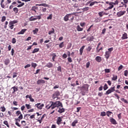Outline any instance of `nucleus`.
I'll return each mask as SVG.
<instances>
[{"instance_id": "nucleus-1", "label": "nucleus", "mask_w": 128, "mask_h": 128, "mask_svg": "<svg viewBox=\"0 0 128 128\" xmlns=\"http://www.w3.org/2000/svg\"><path fill=\"white\" fill-rule=\"evenodd\" d=\"M50 104H51L50 106L48 104L46 106V108H48V110H50V108L54 110L56 108H60V106L63 108L62 104L60 101H56L55 102L51 101L50 102Z\"/></svg>"}, {"instance_id": "nucleus-2", "label": "nucleus", "mask_w": 128, "mask_h": 128, "mask_svg": "<svg viewBox=\"0 0 128 128\" xmlns=\"http://www.w3.org/2000/svg\"><path fill=\"white\" fill-rule=\"evenodd\" d=\"M117 92L118 94H120V90H116V86H114L109 88L106 92L105 94H112V92Z\"/></svg>"}, {"instance_id": "nucleus-3", "label": "nucleus", "mask_w": 128, "mask_h": 128, "mask_svg": "<svg viewBox=\"0 0 128 128\" xmlns=\"http://www.w3.org/2000/svg\"><path fill=\"white\" fill-rule=\"evenodd\" d=\"M24 116L21 114L18 117V118L15 119V124L18 128L22 126L19 122H20V120H22Z\"/></svg>"}, {"instance_id": "nucleus-4", "label": "nucleus", "mask_w": 128, "mask_h": 128, "mask_svg": "<svg viewBox=\"0 0 128 128\" xmlns=\"http://www.w3.org/2000/svg\"><path fill=\"white\" fill-rule=\"evenodd\" d=\"M7 2H4V0H2L0 2V6L2 8H6V6L10 4L12 2V0H6Z\"/></svg>"}, {"instance_id": "nucleus-5", "label": "nucleus", "mask_w": 128, "mask_h": 128, "mask_svg": "<svg viewBox=\"0 0 128 128\" xmlns=\"http://www.w3.org/2000/svg\"><path fill=\"white\" fill-rule=\"evenodd\" d=\"M74 13L70 14H66L64 17V20L65 22H68V20H74V16L72 14H74Z\"/></svg>"}, {"instance_id": "nucleus-6", "label": "nucleus", "mask_w": 128, "mask_h": 128, "mask_svg": "<svg viewBox=\"0 0 128 128\" xmlns=\"http://www.w3.org/2000/svg\"><path fill=\"white\" fill-rule=\"evenodd\" d=\"M15 24H18V20H14L13 21H10L8 24V27L10 30H14Z\"/></svg>"}, {"instance_id": "nucleus-7", "label": "nucleus", "mask_w": 128, "mask_h": 128, "mask_svg": "<svg viewBox=\"0 0 128 128\" xmlns=\"http://www.w3.org/2000/svg\"><path fill=\"white\" fill-rule=\"evenodd\" d=\"M35 106H36V108H38V110H42V108L44 106V104H41V103H38L35 104Z\"/></svg>"}, {"instance_id": "nucleus-8", "label": "nucleus", "mask_w": 128, "mask_h": 128, "mask_svg": "<svg viewBox=\"0 0 128 128\" xmlns=\"http://www.w3.org/2000/svg\"><path fill=\"white\" fill-rule=\"evenodd\" d=\"M110 13L108 12H106L104 11H102V12H100L98 13V14L99 16H100V18H102V16H108V14H109Z\"/></svg>"}, {"instance_id": "nucleus-9", "label": "nucleus", "mask_w": 128, "mask_h": 128, "mask_svg": "<svg viewBox=\"0 0 128 128\" xmlns=\"http://www.w3.org/2000/svg\"><path fill=\"white\" fill-rule=\"evenodd\" d=\"M126 12V11L120 10L116 13V16H118V18H120V16H124Z\"/></svg>"}, {"instance_id": "nucleus-10", "label": "nucleus", "mask_w": 128, "mask_h": 128, "mask_svg": "<svg viewBox=\"0 0 128 128\" xmlns=\"http://www.w3.org/2000/svg\"><path fill=\"white\" fill-rule=\"evenodd\" d=\"M62 117H58L57 118V120H56V124H58V126H60V124H62Z\"/></svg>"}, {"instance_id": "nucleus-11", "label": "nucleus", "mask_w": 128, "mask_h": 128, "mask_svg": "<svg viewBox=\"0 0 128 128\" xmlns=\"http://www.w3.org/2000/svg\"><path fill=\"white\" fill-rule=\"evenodd\" d=\"M110 122L112 124H118V122H116V120L112 118H110Z\"/></svg>"}, {"instance_id": "nucleus-12", "label": "nucleus", "mask_w": 128, "mask_h": 128, "mask_svg": "<svg viewBox=\"0 0 128 128\" xmlns=\"http://www.w3.org/2000/svg\"><path fill=\"white\" fill-rule=\"evenodd\" d=\"M60 92L58 91H56L54 92V94L52 95V98H53V100H54V98H56V96H60Z\"/></svg>"}, {"instance_id": "nucleus-13", "label": "nucleus", "mask_w": 128, "mask_h": 128, "mask_svg": "<svg viewBox=\"0 0 128 128\" xmlns=\"http://www.w3.org/2000/svg\"><path fill=\"white\" fill-rule=\"evenodd\" d=\"M100 42H99L97 46V47L96 48V52H100V50H102L103 48L102 47H101L100 48L98 49V48H100Z\"/></svg>"}, {"instance_id": "nucleus-14", "label": "nucleus", "mask_w": 128, "mask_h": 128, "mask_svg": "<svg viewBox=\"0 0 128 128\" xmlns=\"http://www.w3.org/2000/svg\"><path fill=\"white\" fill-rule=\"evenodd\" d=\"M46 84V81L44 80H38L37 81V84Z\"/></svg>"}, {"instance_id": "nucleus-15", "label": "nucleus", "mask_w": 128, "mask_h": 128, "mask_svg": "<svg viewBox=\"0 0 128 128\" xmlns=\"http://www.w3.org/2000/svg\"><path fill=\"white\" fill-rule=\"evenodd\" d=\"M110 52H108V51L105 52V58L106 60H108L110 56Z\"/></svg>"}, {"instance_id": "nucleus-16", "label": "nucleus", "mask_w": 128, "mask_h": 128, "mask_svg": "<svg viewBox=\"0 0 128 128\" xmlns=\"http://www.w3.org/2000/svg\"><path fill=\"white\" fill-rule=\"evenodd\" d=\"M46 68H50L54 66V64L50 62H48L45 66Z\"/></svg>"}, {"instance_id": "nucleus-17", "label": "nucleus", "mask_w": 128, "mask_h": 128, "mask_svg": "<svg viewBox=\"0 0 128 128\" xmlns=\"http://www.w3.org/2000/svg\"><path fill=\"white\" fill-rule=\"evenodd\" d=\"M128 38V34L126 32H124L121 37L122 40H126Z\"/></svg>"}, {"instance_id": "nucleus-18", "label": "nucleus", "mask_w": 128, "mask_h": 128, "mask_svg": "<svg viewBox=\"0 0 128 128\" xmlns=\"http://www.w3.org/2000/svg\"><path fill=\"white\" fill-rule=\"evenodd\" d=\"M11 90H13V92L12 94H14V92H18V86H14L11 88Z\"/></svg>"}, {"instance_id": "nucleus-19", "label": "nucleus", "mask_w": 128, "mask_h": 128, "mask_svg": "<svg viewBox=\"0 0 128 128\" xmlns=\"http://www.w3.org/2000/svg\"><path fill=\"white\" fill-rule=\"evenodd\" d=\"M114 3L112 2H110L109 3V5L110 6L108 8L107 10H112V8H114Z\"/></svg>"}, {"instance_id": "nucleus-20", "label": "nucleus", "mask_w": 128, "mask_h": 128, "mask_svg": "<svg viewBox=\"0 0 128 128\" xmlns=\"http://www.w3.org/2000/svg\"><path fill=\"white\" fill-rule=\"evenodd\" d=\"M86 48L85 46H83L80 50V56H82V52H84V50Z\"/></svg>"}, {"instance_id": "nucleus-21", "label": "nucleus", "mask_w": 128, "mask_h": 128, "mask_svg": "<svg viewBox=\"0 0 128 128\" xmlns=\"http://www.w3.org/2000/svg\"><path fill=\"white\" fill-rule=\"evenodd\" d=\"M95 60L96 62H102V57L100 56H96Z\"/></svg>"}, {"instance_id": "nucleus-22", "label": "nucleus", "mask_w": 128, "mask_h": 128, "mask_svg": "<svg viewBox=\"0 0 128 128\" xmlns=\"http://www.w3.org/2000/svg\"><path fill=\"white\" fill-rule=\"evenodd\" d=\"M26 30H27L26 29H22V30H21V31L18 32L17 34H24L26 32Z\"/></svg>"}, {"instance_id": "nucleus-23", "label": "nucleus", "mask_w": 128, "mask_h": 128, "mask_svg": "<svg viewBox=\"0 0 128 128\" xmlns=\"http://www.w3.org/2000/svg\"><path fill=\"white\" fill-rule=\"evenodd\" d=\"M10 62V59H6L4 61V64L5 66H8V64Z\"/></svg>"}, {"instance_id": "nucleus-24", "label": "nucleus", "mask_w": 128, "mask_h": 128, "mask_svg": "<svg viewBox=\"0 0 128 128\" xmlns=\"http://www.w3.org/2000/svg\"><path fill=\"white\" fill-rule=\"evenodd\" d=\"M51 56H52V62H54V60H56V54L55 53H52L50 54Z\"/></svg>"}, {"instance_id": "nucleus-25", "label": "nucleus", "mask_w": 128, "mask_h": 128, "mask_svg": "<svg viewBox=\"0 0 128 128\" xmlns=\"http://www.w3.org/2000/svg\"><path fill=\"white\" fill-rule=\"evenodd\" d=\"M76 30L78 32H82L84 30V28H80V25L77 26Z\"/></svg>"}, {"instance_id": "nucleus-26", "label": "nucleus", "mask_w": 128, "mask_h": 128, "mask_svg": "<svg viewBox=\"0 0 128 128\" xmlns=\"http://www.w3.org/2000/svg\"><path fill=\"white\" fill-rule=\"evenodd\" d=\"M3 124H5V126H6L7 128H10V124H8V120H4L3 122Z\"/></svg>"}, {"instance_id": "nucleus-27", "label": "nucleus", "mask_w": 128, "mask_h": 128, "mask_svg": "<svg viewBox=\"0 0 128 128\" xmlns=\"http://www.w3.org/2000/svg\"><path fill=\"white\" fill-rule=\"evenodd\" d=\"M58 112H60V114H62V112H64V108H60L58 110Z\"/></svg>"}, {"instance_id": "nucleus-28", "label": "nucleus", "mask_w": 128, "mask_h": 128, "mask_svg": "<svg viewBox=\"0 0 128 128\" xmlns=\"http://www.w3.org/2000/svg\"><path fill=\"white\" fill-rule=\"evenodd\" d=\"M38 20V18H34V16H31L29 18V20H30V22H32L33 20Z\"/></svg>"}, {"instance_id": "nucleus-29", "label": "nucleus", "mask_w": 128, "mask_h": 128, "mask_svg": "<svg viewBox=\"0 0 128 128\" xmlns=\"http://www.w3.org/2000/svg\"><path fill=\"white\" fill-rule=\"evenodd\" d=\"M118 80V76L114 74L112 80Z\"/></svg>"}, {"instance_id": "nucleus-30", "label": "nucleus", "mask_w": 128, "mask_h": 128, "mask_svg": "<svg viewBox=\"0 0 128 128\" xmlns=\"http://www.w3.org/2000/svg\"><path fill=\"white\" fill-rule=\"evenodd\" d=\"M76 124H78V120H74L72 124V126H76Z\"/></svg>"}, {"instance_id": "nucleus-31", "label": "nucleus", "mask_w": 128, "mask_h": 128, "mask_svg": "<svg viewBox=\"0 0 128 128\" xmlns=\"http://www.w3.org/2000/svg\"><path fill=\"white\" fill-rule=\"evenodd\" d=\"M39 50H40V48H36L32 52V54H36V52H38Z\"/></svg>"}, {"instance_id": "nucleus-32", "label": "nucleus", "mask_w": 128, "mask_h": 128, "mask_svg": "<svg viewBox=\"0 0 128 128\" xmlns=\"http://www.w3.org/2000/svg\"><path fill=\"white\" fill-rule=\"evenodd\" d=\"M38 6H45V7L48 6V4H38Z\"/></svg>"}, {"instance_id": "nucleus-33", "label": "nucleus", "mask_w": 128, "mask_h": 128, "mask_svg": "<svg viewBox=\"0 0 128 128\" xmlns=\"http://www.w3.org/2000/svg\"><path fill=\"white\" fill-rule=\"evenodd\" d=\"M21 124L22 126H26V120L21 121Z\"/></svg>"}, {"instance_id": "nucleus-34", "label": "nucleus", "mask_w": 128, "mask_h": 128, "mask_svg": "<svg viewBox=\"0 0 128 128\" xmlns=\"http://www.w3.org/2000/svg\"><path fill=\"white\" fill-rule=\"evenodd\" d=\"M106 114L107 116L110 117V116H112V112L110 111H107Z\"/></svg>"}, {"instance_id": "nucleus-35", "label": "nucleus", "mask_w": 128, "mask_h": 128, "mask_svg": "<svg viewBox=\"0 0 128 128\" xmlns=\"http://www.w3.org/2000/svg\"><path fill=\"white\" fill-rule=\"evenodd\" d=\"M6 16H2L1 19L2 22H6Z\"/></svg>"}, {"instance_id": "nucleus-36", "label": "nucleus", "mask_w": 128, "mask_h": 128, "mask_svg": "<svg viewBox=\"0 0 128 128\" xmlns=\"http://www.w3.org/2000/svg\"><path fill=\"white\" fill-rule=\"evenodd\" d=\"M38 28H36L35 30H32L34 34H38Z\"/></svg>"}, {"instance_id": "nucleus-37", "label": "nucleus", "mask_w": 128, "mask_h": 128, "mask_svg": "<svg viewBox=\"0 0 128 128\" xmlns=\"http://www.w3.org/2000/svg\"><path fill=\"white\" fill-rule=\"evenodd\" d=\"M0 108L1 110H0L1 112H6V107H4V106L0 107Z\"/></svg>"}, {"instance_id": "nucleus-38", "label": "nucleus", "mask_w": 128, "mask_h": 128, "mask_svg": "<svg viewBox=\"0 0 128 128\" xmlns=\"http://www.w3.org/2000/svg\"><path fill=\"white\" fill-rule=\"evenodd\" d=\"M92 46H89L88 48H86V50L90 52L92 50Z\"/></svg>"}, {"instance_id": "nucleus-39", "label": "nucleus", "mask_w": 128, "mask_h": 128, "mask_svg": "<svg viewBox=\"0 0 128 128\" xmlns=\"http://www.w3.org/2000/svg\"><path fill=\"white\" fill-rule=\"evenodd\" d=\"M100 116H106V112H100Z\"/></svg>"}, {"instance_id": "nucleus-40", "label": "nucleus", "mask_w": 128, "mask_h": 128, "mask_svg": "<svg viewBox=\"0 0 128 128\" xmlns=\"http://www.w3.org/2000/svg\"><path fill=\"white\" fill-rule=\"evenodd\" d=\"M82 88H84V90H88V85L82 86Z\"/></svg>"}, {"instance_id": "nucleus-41", "label": "nucleus", "mask_w": 128, "mask_h": 128, "mask_svg": "<svg viewBox=\"0 0 128 128\" xmlns=\"http://www.w3.org/2000/svg\"><path fill=\"white\" fill-rule=\"evenodd\" d=\"M27 110H30L32 108V106L30 105V104H25Z\"/></svg>"}, {"instance_id": "nucleus-42", "label": "nucleus", "mask_w": 128, "mask_h": 128, "mask_svg": "<svg viewBox=\"0 0 128 128\" xmlns=\"http://www.w3.org/2000/svg\"><path fill=\"white\" fill-rule=\"evenodd\" d=\"M13 10L16 14H18V8H13Z\"/></svg>"}, {"instance_id": "nucleus-43", "label": "nucleus", "mask_w": 128, "mask_h": 128, "mask_svg": "<svg viewBox=\"0 0 128 128\" xmlns=\"http://www.w3.org/2000/svg\"><path fill=\"white\" fill-rule=\"evenodd\" d=\"M16 116H18L20 114H22V112H20V110H18V111L16 112Z\"/></svg>"}, {"instance_id": "nucleus-44", "label": "nucleus", "mask_w": 128, "mask_h": 128, "mask_svg": "<svg viewBox=\"0 0 128 128\" xmlns=\"http://www.w3.org/2000/svg\"><path fill=\"white\" fill-rule=\"evenodd\" d=\"M36 66H38V64H36V63H34V62H32V68H36Z\"/></svg>"}, {"instance_id": "nucleus-45", "label": "nucleus", "mask_w": 128, "mask_h": 128, "mask_svg": "<svg viewBox=\"0 0 128 128\" xmlns=\"http://www.w3.org/2000/svg\"><path fill=\"white\" fill-rule=\"evenodd\" d=\"M108 88V84H106L104 86V90H106Z\"/></svg>"}, {"instance_id": "nucleus-46", "label": "nucleus", "mask_w": 128, "mask_h": 128, "mask_svg": "<svg viewBox=\"0 0 128 128\" xmlns=\"http://www.w3.org/2000/svg\"><path fill=\"white\" fill-rule=\"evenodd\" d=\"M122 102H124L125 104H128V102L126 100L124 99V98H121Z\"/></svg>"}, {"instance_id": "nucleus-47", "label": "nucleus", "mask_w": 128, "mask_h": 128, "mask_svg": "<svg viewBox=\"0 0 128 128\" xmlns=\"http://www.w3.org/2000/svg\"><path fill=\"white\" fill-rule=\"evenodd\" d=\"M52 30L49 31L48 34H54V29L52 28Z\"/></svg>"}, {"instance_id": "nucleus-48", "label": "nucleus", "mask_w": 128, "mask_h": 128, "mask_svg": "<svg viewBox=\"0 0 128 128\" xmlns=\"http://www.w3.org/2000/svg\"><path fill=\"white\" fill-rule=\"evenodd\" d=\"M112 50H114V48H108V52H110V54H112Z\"/></svg>"}, {"instance_id": "nucleus-49", "label": "nucleus", "mask_w": 128, "mask_h": 128, "mask_svg": "<svg viewBox=\"0 0 128 128\" xmlns=\"http://www.w3.org/2000/svg\"><path fill=\"white\" fill-rule=\"evenodd\" d=\"M88 10H90V8H88V7H86V8H82L83 12H86V11Z\"/></svg>"}, {"instance_id": "nucleus-50", "label": "nucleus", "mask_w": 128, "mask_h": 128, "mask_svg": "<svg viewBox=\"0 0 128 128\" xmlns=\"http://www.w3.org/2000/svg\"><path fill=\"white\" fill-rule=\"evenodd\" d=\"M90 62H87L86 64V68H90Z\"/></svg>"}, {"instance_id": "nucleus-51", "label": "nucleus", "mask_w": 128, "mask_h": 128, "mask_svg": "<svg viewBox=\"0 0 128 128\" xmlns=\"http://www.w3.org/2000/svg\"><path fill=\"white\" fill-rule=\"evenodd\" d=\"M94 4H98V2L96 1L92 2L90 4V6H94Z\"/></svg>"}, {"instance_id": "nucleus-52", "label": "nucleus", "mask_w": 128, "mask_h": 128, "mask_svg": "<svg viewBox=\"0 0 128 128\" xmlns=\"http://www.w3.org/2000/svg\"><path fill=\"white\" fill-rule=\"evenodd\" d=\"M30 118L32 120V118H36V114H32L30 116Z\"/></svg>"}, {"instance_id": "nucleus-53", "label": "nucleus", "mask_w": 128, "mask_h": 128, "mask_svg": "<svg viewBox=\"0 0 128 128\" xmlns=\"http://www.w3.org/2000/svg\"><path fill=\"white\" fill-rule=\"evenodd\" d=\"M24 6V2H22L21 4H18L17 6V8H22V6Z\"/></svg>"}, {"instance_id": "nucleus-54", "label": "nucleus", "mask_w": 128, "mask_h": 128, "mask_svg": "<svg viewBox=\"0 0 128 128\" xmlns=\"http://www.w3.org/2000/svg\"><path fill=\"white\" fill-rule=\"evenodd\" d=\"M105 72H106L107 74H108V72H110V70L108 68L104 69Z\"/></svg>"}, {"instance_id": "nucleus-55", "label": "nucleus", "mask_w": 128, "mask_h": 128, "mask_svg": "<svg viewBox=\"0 0 128 128\" xmlns=\"http://www.w3.org/2000/svg\"><path fill=\"white\" fill-rule=\"evenodd\" d=\"M100 20H102V19H100V18H97L95 20L96 22H100Z\"/></svg>"}, {"instance_id": "nucleus-56", "label": "nucleus", "mask_w": 128, "mask_h": 128, "mask_svg": "<svg viewBox=\"0 0 128 128\" xmlns=\"http://www.w3.org/2000/svg\"><path fill=\"white\" fill-rule=\"evenodd\" d=\"M58 72H62V66H58L57 68Z\"/></svg>"}, {"instance_id": "nucleus-57", "label": "nucleus", "mask_w": 128, "mask_h": 128, "mask_svg": "<svg viewBox=\"0 0 128 128\" xmlns=\"http://www.w3.org/2000/svg\"><path fill=\"white\" fill-rule=\"evenodd\" d=\"M68 62H72V58H70V57H68Z\"/></svg>"}, {"instance_id": "nucleus-58", "label": "nucleus", "mask_w": 128, "mask_h": 128, "mask_svg": "<svg viewBox=\"0 0 128 128\" xmlns=\"http://www.w3.org/2000/svg\"><path fill=\"white\" fill-rule=\"evenodd\" d=\"M128 70H126L124 72V76H128Z\"/></svg>"}, {"instance_id": "nucleus-59", "label": "nucleus", "mask_w": 128, "mask_h": 128, "mask_svg": "<svg viewBox=\"0 0 128 128\" xmlns=\"http://www.w3.org/2000/svg\"><path fill=\"white\" fill-rule=\"evenodd\" d=\"M16 38H12V44H16Z\"/></svg>"}, {"instance_id": "nucleus-60", "label": "nucleus", "mask_w": 128, "mask_h": 128, "mask_svg": "<svg viewBox=\"0 0 128 128\" xmlns=\"http://www.w3.org/2000/svg\"><path fill=\"white\" fill-rule=\"evenodd\" d=\"M59 48H64V42H62L59 44Z\"/></svg>"}, {"instance_id": "nucleus-61", "label": "nucleus", "mask_w": 128, "mask_h": 128, "mask_svg": "<svg viewBox=\"0 0 128 128\" xmlns=\"http://www.w3.org/2000/svg\"><path fill=\"white\" fill-rule=\"evenodd\" d=\"M52 14H50L47 20H52Z\"/></svg>"}, {"instance_id": "nucleus-62", "label": "nucleus", "mask_w": 128, "mask_h": 128, "mask_svg": "<svg viewBox=\"0 0 128 128\" xmlns=\"http://www.w3.org/2000/svg\"><path fill=\"white\" fill-rule=\"evenodd\" d=\"M34 112V108H32V109L28 110V112Z\"/></svg>"}, {"instance_id": "nucleus-63", "label": "nucleus", "mask_w": 128, "mask_h": 128, "mask_svg": "<svg viewBox=\"0 0 128 128\" xmlns=\"http://www.w3.org/2000/svg\"><path fill=\"white\" fill-rule=\"evenodd\" d=\"M46 114H43L42 116L41 117L40 120H44V118H46Z\"/></svg>"}, {"instance_id": "nucleus-64", "label": "nucleus", "mask_w": 128, "mask_h": 128, "mask_svg": "<svg viewBox=\"0 0 128 128\" xmlns=\"http://www.w3.org/2000/svg\"><path fill=\"white\" fill-rule=\"evenodd\" d=\"M62 58H68V55H66V54H64L62 56Z\"/></svg>"}]
</instances>
